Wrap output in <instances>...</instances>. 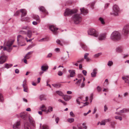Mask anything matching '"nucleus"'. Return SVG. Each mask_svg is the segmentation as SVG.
I'll list each match as a JSON object with an SVG mask.
<instances>
[{"label":"nucleus","instance_id":"f257e3e1","mask_svg":"<svg viewBox=\"0 0 129 129\" xmlns=\"http://www.w3.org/2000/svg\"><path fill=\"white\" fill-rule=\"evenodd\" d=\"M111 40L113 41H118L120 40L121 38L120 35L118 32L115 31L113 32L110 36Z\"/></svg>","mask_w":129,"mask_h":129},{"label":"nucleus","instance_id":"f03ea898","mask_svg":"<svg viewBox=\"0 0 129 129\" xmlns=\"http://www.w3.org/2000/svg\"><path fill=\"white\" fill-rule=\"evenodd\" d=\"M77 11L76 9H67L64 13V16H71L73 14L77 12Z\"/></svg>","mask_w":129,"mask_h":129},{"label":"nucleus","instance_id":"7ed1b4c3","mask_svg":"<svg viewBox=\"0 0 129 129\" xmlns=\"http://www.w3.org/2000/svg\"><path fill=\"white\" fill-rule=\"evenodd\" d=\"M14 41V40L12 41H8L7 42L6 45V46L4 47L3 50L4 51L6 50L8 52H11L12 49V48L11 46L12 45Z\"/></svg>","mask_w":129,"mask_h":129},{"label":"nucleus","instance_id":"20e7f679","mask_svg":"<svg viewBox=\"0 0 129 129\" xmlns=\"http://www.w3.org/2000/svg\"><path fill=\"white\" fill-rule=\"evenodd\" d=\"M72 17L74 23L76 24H78L81 21V18L79 14H75Z\"/></svg>","mask_w":129,"mask_h":129},{"label":"nucleus","instance_id":"39448f33","mask_svg":"<svg viewBox=\"0 0 129 129\" xmlns=\"http://www.w3.org/2000/svg\"><path fill=\"white\" fill-rule=\"evenodd\" d=\"M119 12V9L118 6L116 5H115L113 7L112 11L110 13V14L115 16H118Z\"/></svg>","mask_w":129,"mask_h":129},{"label":"nucleus","instance_id":"423d86ee","mask_svg":"<svg viewBox=\"0 0 129 129\" xmlns=\"http://www.w3.org/2000/svg\"><path fill=\"white\" fill-rule=\"evenodd\" d=\"M88 33L89 35L93 36L95 37H97L99 35L98 32L95 29H89L88 31Z\"/></svg>","mask_w":129,"mask_h":129},{"label":"nucleus","instance_id":"0eeeda50","mask_svg":"<svg viewBox=\"0 0 129 129\" xmlns=\"http://www.w3.org/2000/svg\"><path fill=\"white\" fill-rule=\"evenodd\" d=\"M122 33L125 36L129 34V25H126L124 26L123 28Z\"/></svg>","mask_w":129,"mask_h":129},{"label":"nucleus","instance_id":"6e6552de","mask_svg":"<svg viewBox=\"0 0 129 129\" xmlns=\"http://www.w3.org/2000/svg\"><path fill=\"white\" fill-rule=\"evenodd\" d=\"M25 38L23 37L20 35H18L17 36V41L19 45H20V43L23 42Z\"/></svg>","mask_w":129,"mask_h":129},{"label":"nucleus","instance_id":"1a4fd4ad","mask_svg":"<svg viewBox=\"0 0 129 129\" xmlns=\"http://www.w3.org/2000/svg\"><path fill=\"white\" fill-rule=\"evenodd\" d=\"M20 121L16 122L13 126V129H19L20 127Z\"/></svg>","mask_w":129,"mask_h":129},{"label":"nucleus","instance_id":"9d476101","mask_svg":"<svg viewBox=\"0 0 129 129\" xmlns=\"http://www.w3.org/2000/svg\"><path fill=\"white\" fill-rule=\"evenodd\" d=\"M107 33H104L101 34L99 36L98 39L99 40H103L106 39V37Z\"/></svg>","mask_w":129,"mask_h":129},{"label":"nucleus","instance_id":"9b49d317","mask_svg":"<svg viewBox=\"0 0 129 129\" xmlns=\"http://www.w3.org/2000/svg\"><path fill=\"white\" fill-rule=\"evenodd\" d=\"M49 29L52 31L54 32V33L55 35H56L57 34V31L58 28H56L53 25L50 26Z\"/></svg>","mask_w":129,"mask_h":129},{"label":"nucleus","instance_id":"f8f14e48","mask_svg":"<svg viewBox=\"0 0 129 129\" xmlns=\"http://www.w3.org/2000/svg\"><path fill=\"white\" fill-rule=\"evenodd\" d=\"M20 116L22 118L25 120H27L28 119V116L26 113L24 112H22L20 113Z\"/></svg>","mask_w":129,"mask_h":129},{"label":"nucleus","instance_id":"ddd939ff","mask_svg":"<svg viewBox=\"0 0 129 129\" xmlns=\"http://www.w3.org/2000/svg\"><path fill=\"white\" fill-rule=\"evenodd\" d=\"M7 57L5 55H3L0 57V64H2L5 62L6 60Z\"/></svg>","mask_w":129,"mask_h":129},{"label":"nucleus","instance_id":"4468645a","mask_svg":"<svg viewBox=\"0 0 129 129\" xmlns=\"http://www.w3.org/2000/svg\"><path fill=\"white\" fill-rule=\"evenodd\" d=\"M39 10L40 11H41L45 15L48 14V13L47 11L45 10L44 8L42 6H40L39 7Z\"/></svg>","mask_w":129,"mask_h":129},{"label":"nucleus","instance_id":"2eb2a0df","mask_svg":"<svg viewBox=\"0 0 129 129\" xmlns=\"http://www.w3.org/2000/svg\"><path fill=\"white\" fill-rule=\"evenodd\" d=\"M20 11L22 13L21 15V19H22L26 15L27 12L26 10L24 9L20 10Z\"/></svg>","mask_w":129,"mask_h":129},{"label":"nucleus","instance_id":"dca6fc26","mask_svg":"<svg viewBox=\"0 0 129 129\" xmlns=\"http://www.w3.org/2000/svg\"><path fill=\"white\" fill-rule=\"evenodd\" d=\"M75 70H69V72L70 73V76L71 77H74L75 75Z\"/></svg>","mask_w":129,"mask_h":129},{"label":"nucleus","instance_id":"f3484780","mask_svg":"<svg viewBox=\"0 0 129 129\" xmlns=\"http://www.w3.org/2000/svg\"><path fill=\"white\" fill-rule=\"evenodd\" d=\"M33 18L34 19L36 20L38 23H40V20L39 16L37 15H33Z\"/></svg>","mask_w":129,"mask_h":129},{"label":"nucleus","instance_id":"a211bd4d","mask_svg":"<svg viewBox=\"0 0 129 129\" xmlns=\"http://www.w3.org/2000/svg\"><path fill=\"white\" fill-rule=\"evenodd\" d=\"M28 118L31 124L33 126H35V121L33 118L31 116H28Z\"/></svg>","mask_w":129,"mask_h":129},{"label":"nucleus","instance_id":"6ab92c4d","mask_svg":"<svg viewBox=\"0 0 129 129\" xmlns=\"http://www.w3.org/2000/svg\"><path fill=\"white\" fill-rule=\"evenodd\" d=\"M30 124L28 122H25L24 125V129H30Z\"/></svg>","mask_w":129,"mask_h":129},{"label":"nucleus","instance_id":"aec40b11","mask_svg":"<svg viewBox=\"0 0 129 129\" xmlns=\"http://www.w3.org/2000/svg\"><path fill=\"white\" fill-rule=\"evenodd\" d=\"M72 98L70 95H65L63 96V98L66 101H69Z\"/></svg>","mask_w":129,"mask_h":129},{"label":"nucleus","instance_id":"412c9836","mask_svg":"<svg viewBox=\"0 0 129 129\" xmlns=\"http://www.w3.org/2000/svg\"><path fill=\"white\" fill-rule=\"evenodd\" d=\"M48 69V66L47 64H44L41 67V70L43 71H45Z\"/></svg>","mask_w":129,"mask_h":129},{"label":"nucleus","instance_id":"4be33fe9","mask_svg":"<svg viewBox=\"0 0 129 129\" xmlns=\"http://www.w3.org/2000/svg\"><path fill=\"white\" fill-rule=\"evenodd\" d=\"M124 49V47L123 46H120L117 47L116 49L117 52H121Z\"/></svg>","mask_w":129,"mask_h":129},{"label":"nucleus","instance_id":"5701e85b","mask_svg":"<svg viewBox=\"0 0 129 129\" xmlns=\"http://www.w3.org/2000/svg\"><path fill=\"white\" fill-rule=\"evenodd\" d=\"M81 12L82 13L86 14L88 12V10L85 9L84 8L80 9Z\"/></svg>","mask_w":129,"mask_h":129},{"label":"nucleus","instance_id":"b1692460","mask_svg":"<svg viewBox=\"0 0 129 129\" xmlns=\"http://www.w3.org/2000/svg\"><path fill=\"white\" fill-rule=\"evenodd\" d=\"M97 70L96 69H94L93 70V72L91 74V76L92 77H94L96 76Z\"/></svg>","mask_w":129,"mask_h":129},{"label":"nucleus","instance_id":"393cba45","mask_svg":"<svg viewBox=\"0 0 129 129\" xmlns=\"http://www.w3.org/2000/svg\"><path fill=\"white\" fill-rule=\"evenodd\" d=\"M27 36L29 38H30L32 36V31L31 30H28L26 33Z\"/></svg>","mask_w":129,"mask_h":129},{"label":"nucleus","instance_id":"a878e982","mask_svg":"<svg viewBox=\"0 0 129 129\" xmlns=\"http://www.w3.org/2000/svg\"><path fill=\"white\" fill-rule=\"evenodd\" d=\"M40 127L41 129H49L48 126L46 125H43L42 126V124H40Z\"/></svg>","mask_w":129,"mask_h":129},{"label":"nucleus","instance_id":"bb28decb","mask_svg":"<svg viewBox=\"0 0 129 129\" xmlns=\"http://www.w3.org/2000/svg\"><path fill=\"white\" fill-rule=\"evenodd\" d=\"M82 48L85 50H87L88 49V48L86 45L83 43H81L80 44Z\"/></svg>","mask_w":129,"mask_h":129},{"label":"nucleus","instance_id":"cd10ccee","mask_svg":"<svg viewBox=\"0 0 129 129\" xmlns=\"http://www.w3.org/2000/svg\"><path fill=\"white\" fill-rule=\"evenodd\" d=\"M39 99L41 101L46 100V98L45 95L43 94L40 95L39 96Z\"/></svg>","mask_w":129,"mask_h":129},{"label":"nucleus","instance_id":"c85d7f7f","mask_svg":"<svg viewBox=\"0 0 129 129\" xmlns=\"http://www.w3.org/2000/svg\"><path fill=\"white\" fill-rule=\"evenodd\" d=\"M46 108L44 105H43L40 107V109L42 111L46 112Z\"/></svg>","mask_w":129,"mask_h":129},{"label":"nucleus","instance_id":"c756f323","mask_svg":"<svg viewBox=\"0 0 129 129\" xmlns=\"http://www.w3.org/2000/svg\"><path fill=\"white\" fill-rule=\"evenodd\" d=\"M21 29H22L27 30L30 29V27L28 26H22Z\"/></svg>","mask_w":129,"mask_h":129},{"label":"nucleus","instance_id":"7c9ffc66","mask_svg":"<svg viewBox=\"0 0 129 129\" xmlns=\"http://www.w3.org/2000/svg\"><path fill=\"white\" fill-rule=\"evenodd\" d=\"M82 100L81 97L78 98L76 100V101L77 103L79 104H80V102H81Z\"/></svg>","mask_w":129,"mask_h":129},{"label":"nucleus","instance_id":"2f4dec72","mask_svg":"<svg viewBox=\"0 0 129 129\" xmlns=\"http://www.w3.org/2000/svg\"><path fill=\"white\" fill-rule=\"evenodd\" d=\"M48 109L47 111L46 110V112L47 113L48 112H50L53 111V108L51 106H49L48 107Z\"/></svg>","mask_w":129,"mask_h":129},{"label":"nucleus","instance_id":"473e14b6","mask_svg":"<svg viewBox=\"0 0 129 129\" xmlns=\"http://www.w3.org/2000/svg\"><path fill=\"white\" fill-rule=\"evenodd\" d=\"M12 65L11 64H5V67L7 69L11 68L12 66Z\"/></svg>","mask_w":129,"mask_h":129},{"label":"nucleus","instance_id":"72a5a7b5","mask_svg":"<svg viewBox=\"0 0 129 129\" xmlns=\"http://www.w3.org/2000/svg\"><path fill=\"white\" fill-rule=\"evenodd\" d=\"M99 20L101 22V23L102 24H105V22L104 20L102 17H100L99 18Z\"/></svg>","mask_w":129,"mask_h":129},{"label":"nucleus","instance_id":"f704fd0d","mask_svg":"<svg viewBox=\"0 0 129 129\" xmlns=\"http://www.w3.org/2000/svg\"><path fill=\"white\" fill-rule=\"evenodd\" d=\"M56 93L59 95L62 96L63 95V93L60 91H57Z\"/></svg>","mask_w":129,"mask_h":129},{"label":"nucleus","instance_id":"c9c22d12","mask_svg":"<svg viewBox=\"0 0 129 129\" xmlns=\"http://www.w3.org/2000/svg\"><path fill=\"white\" fill-rule=\"evenodd\" d=\"M23 91L25 92H27V90L28 88L27 87V86H23Z\"/></svg>","mask_w":129,"mask_h":129},{"label":"nucleus","instance_id":"e433bc0d","mask_svg":"<svg viewBox=\"0 0 129 129\" xmlns=\"http://www.w3.org/2000/svg\"><path fill=\"white\" fill-rule=\"evenodd\" d=\"M67 121L68 122L71 123L74 121V119L73 118H68L67 119Z\"/></svg>","mask_w":129,"mask_h":129},{"label":"nucleus","instance_id":"4c0bfd02","mask_svg":"<svg viewBox=\"0 0 129 129\" xmlns=\"http://www.w3.org/2000/svg\"><path fill=\"white\" fill-rule=\"evenodd\" d=\"M82 81L81 79H80L75 84L78 86H79L80 85V83Z\"/></svg>","mask_w":129,"mask_h":129},{"label":"nucleus","instance_id":"58836bf2","mask_svg":"<svg viewBox=\"0 0 129 129\" xmlns=\"http://www.w3.org/2000/svg\"><path fill=\"white\" fill-rule=\"evenodd\" d=\"M26 31L22 30H21L19 31V33L21 34L26 35Z\"/></svg>","mask_w":129,"mask_h":129},{"label":"nucleus","instance_id":"ea45409f","mask_svg":"<svg viewBox=\"0 0 129 129\" xmlns=\"http://www.w3.org/2000/svg\"><path fill=\"white\" fill-rule=\"evenodd\" d=\"M128 110L126 109H123L122 110H121L120 112V114L121 113H124L125 112H126Z\"/></svg>","mask_w":129,"mask_h":129},{"label":"nucleus","instance_id":"a19ab883","mask_svg":"<svg viewBox=\"0 0 129 129\" xmlns=\"http://www.w3.org/2000/svg\"><path fill=\"white\" fill-rule=\"evenodd\" d=\"M122 79L123 80H126L127 79H128V78H129V76L127 75L125 76L124 77H122Z\"/></svg>","mask_w":129,"mask_h":129},{"label":"nucleus","instance_id":"79ce46f5","mask_svg":"<svg viewBox=\"0 0 129 129\" xmlns=\"http://www.w3.org/2000/svg\"><path fill=\"white\" fill-rule=\"evenodd\" d=\"M4 100V98L2 94L0 93V102H3Z\"/></svg>","mask_w":129,"mask_h":129},{"label":"nucleus","instance_id":"37998d69","mask_svg":"<svg viewBox=\"0 0 129 129\" xmlns=\"http://www.w3.org/2000/svg\"><path fill=\"white\" fill-rule=\"evenodd\" d=\"M52 85L54 87H60V85L56 84H52Z\"/></svg>","mask_w":129,"mask_h":129},{"label":"nucleus","instance_id":"c03bdc74","mask_svg":"<svg viewBox=\"0 0 129 129\" xmlns=\"http://www.w3.org/2000/svg\"><path fill=\"white\" fill-rule=\"evenodd\" d=\"M113 64V62L112 61H108L107 65L108 66L110 67Z\"/></svg>","mask_w":129,"mask_h":129},{"label":"nucleus","instance_id":"a18cd8bd","mask_svg":"<svg viewBox=\"0 0 129 129\" xmlns=\"http://www.w3.org/2000/svg\"><path fill=\"white\" fill-rule=\"evenodd\" d=\"M56 42L58 44H59L61 46H62V44L61 43L60 41L59 40L57 39L56 41Z\"/></svg>","mask_w":129,"mask_h":129},{"label":"nucleus","instance_id":"49530a36","mask_svg":"<svg viewBox=\"0 0 129 129\" xmlns=\"http://www.w3.org/2000/svg\"><path fill=\"white\" fill-rule=\"evenodd\" d=\"M102 54V53H98L97 54H95L94 55V57H97L99 56L100 55Z\"/></svg>","mask_w":129,"mask_h":129},{"label":"nucleus","instance_id":"de8ad7c7","mask_svg":"<svg viewBox=\"0 0 129 129\" xmlns=\"http://www.w3.org/2000/svg\"><path fill=\"white\" fill-rule=\"evenodd\" d=\"M26 79H25L24 80L23 82V84H22V86H27V85L26 84Z\"/></svg>","mask_w":129,"mask_h":129},{"label":"nucleus","instance_id":"09e8293b","mask_svg":"<svg viewBox=\"0 0 129 129\" xmlns=\"http://www.w3.org/2000/svg\"><path fill=\"white\" fill-rule=\"evenodd\" d=\"M30 57V56H29V55L26 54L25 56L24 57V58L26 59H27L29 58Z\"/></svg>","mask_w":129,"mask_h":129},{"label":"nucleus","instance_id":"8fccbe9b","mask_svg":"<svg viewBox=\"0 0 129 129\" xmlns=\"http://www.w3.org/2000/svg\"><path fill=\"white\" fill-rule=\"evenodd\" d=\"M115 118L116 119H117L119 120H122V118L121 117H119L118 116H116L115 117Z\"/></svg>","mask_w":129,"mask_h":129},{"label":"nucleus","instance_id":"3c124183","mask_svg":"<svg viewBox=\"0 0 129 129\" xmlns=\"http://www.w3.org/2000/svg\"><path fill=\"white\" fill-rule=\"evenodd\" d=\"M29 18L28 17H27L25 18H22V19H21V20L22 21H23L24 20L26 21L28 20H29Z\"/></svg>","mask_w":129,"mask_h":129},{"label":"nucleus","instance_id":"603ef678","mask_svg":"<svg viewBox=\"0 0 129 129\" xmlns=\"http://www.w3.org/2000/svg\"><path fill=\"white\" fill-rule=\"evenodd\" d=\"M63 73L61 71H59L58 72V75L59 76H61L63 74Z\"/></svg>","mask_w":129,"mask_h":129},{"label":"nucleus","instance_id":"864d4df0","mask_svg":"<svg viewBox=\"0 0 129 129\" xmlns=\"http://www.w3.org/2000/svg\"><path fill=\"white\" fill-rule=\"evenodd\" d=\"M84 59L83 58H82L78 60L77 61V62L78 63H81L82 62V61H84Z\"/></svg>","mask_w":129,"mask_h":129},{"label":"nucleus","instance_id":"5fc2aeb1","mask_svg":"<svg viewBox=\"0 0 129 129\" xmlns=\"http://www.w3.org/2000/svg\"><path fill=\"white\" fill-rule=\"evenodd\" d=\"M82 73L83 74L85 75V76H86V74L87 73V72L85 70H83L82 71Z\"/></svg>","mask_w":129,"mask_h":129},{"label":"nucleus","instance_id":"6e6d98bb","mask_svg":"<svg viewBox=\"0 0 129 129\" xmlns=\"http://www.w3.org/2000/svg\"><path fill=\"white\" fill-rule=\"evenodd\" d=\"M105 120L104 121H102L100 123L101 125H105Z\"/></svg>","mask_w":129,"mask_h":129},{"label":"nucleus","instance_id":"4d7b16f0","mask_svg":"<svg viewBox=\"0 0 129 129\" xmlns=\"http://www.w3.org/2000/svg\"><path fill=\"white\" fill-rule=\"evenodd\" d=\"M70 115L72 117H74L75 116V115L72 111H71L70 112Z\"/></svg>","mask_w":129,"mask_h":129},{"label":"nucleus","instance_id":"13d9d810","mask_svg":"<svg viewBox=\"0 0 129 129\" xmlns=\"http://www.w3.org/2000/svg\"><path fill=\"white\" fill-rule=\"evenodd\" d=\"M38 23V22L37 21V22H36L35 21H34L32 23L33 25H36L38 23Z\"/></svg>","mask_w":129,"mask_h":129},{"label":"nucleus","instance_id":"bf43d9fd","mask_svg":"<svg viewBox=\"0 0 129 129\" xmlns=\"http://www.w3.org/2000/svg\"><path fill=\"white\" fill-rule=\"evenodd\" d=\"M89 55V54L88 53H85L84 56V58L85 59H86L87 58V57Z\"/></svg>","mask_w":129,"mask_h":129},{"label":"nucleus","instance_id":"052dcab7","mask_svg":"<svg viewBox=\"0 0 129 129\" xmlns=\"http://www.w3.org/2000/svg\"><path fill=\"white\" fill-rule=\"evenodd\" d=\"M97 89L98 92H100L101 90V88L99 86H98L97 87Z\"/></svg>","mask_w":129,"mask_h":129},{"label":"nucleus","instance_id":"680f3d73","mask_svg":"<svg viewBox=\"0 0 129 129\" xmlns=\"http://www.w3.org/2000/svg\"><path fill=\"white\" fill-rule=\"evenodd\" d=\"M85 84L83 82L81 84V88H83L85 86Z\"/></svg>","mask_w":129,"mask_h":129},{"label":"nucleus","instance_id":"e2e57ef3","mask_svg":"<svg viewBox=\"0 0 129 129\" xmlns=\"http://www.w3.org/2000/svg\"><path fill=\"white\" fill-rule=\"evenodd\" d=\"M59 120V117H57L55 119V121L57 123H58V121Z\"/></svg>","mask_w":129,"mask_h":129},{"label":"nucleus","instance_id":"0e129e2a","mask_svg":"<svg viewBox=\"0 0 129 129\" xmlns=\"http://www.w3.org/2000/svg\"><path fill=\"white\" fill-rule=\"evenodd\" d=\"M124 80L125 83L128 84V85H129V80L128 79H127Z\"/></svg>","mask_w":129,"mask_h":129},{"label":"nucleus","instance_id":"69168bd1","mask_svg":"<svg viewBox=\"0 0 129 129\" xmlns=\"http://www.w3.org/2000/svg\"><path fill=\"white\" fill-rule=\"evenodd\" d=\"M82 125L83 126V128L84 129H86L87 127L85 125V123H83Z\"/></svg>","mask_w":129,"mask_h":129},{"label":"nucleus","instance_id":"338daca9","mask_svg":"<svg viewBox=\"0 0 129 129\" xmlns=\"http://www.w3.org/2000/svg\"><path fill=\"white\" fill-rule=\"evenodd\" d=\"M15 73L17 74H18L19 73V70L18 69H16L15 70Z\"/></svg>","mask_w":129,"mask_h":129},{"label":"nucleus","instance_id":"774afa93","mask_svg":"<svg viewBox=\"0 0 129 129\" xmlns=\"http://www.w3.org/2000/svg\"><path fill=\"white\" fill-rule=\"evenodd\" d=\"M109 4L108 3H107L105 5V8H107L109 6Z\"/></svg>","mask_w":129,"mask_h":129}]
</instances>
